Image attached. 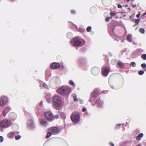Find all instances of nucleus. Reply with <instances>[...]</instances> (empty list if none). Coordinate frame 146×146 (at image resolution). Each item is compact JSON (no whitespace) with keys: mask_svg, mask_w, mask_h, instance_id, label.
I'll list each match as a JSON object with an SVG mask.
<instances>
[{"mask_svg":"<svg viewBox=\"0 0 146 146\" xmlns=\"http://www.w3.org/2000/svg\"><path fill=\"white\" fill-rule=\"evenodd\" d=\"M141 66L142 68H145L146 67V64L145 63H143L141 64Z\"/></svg>","mask_w":146,"mask_h":146,"instance_id":"37","label":"nucleus"},{"mask_svg":"<svg viewBox=\"0 0 146 146\" xmlns=\"http://www.w3.org/2000/svg\"><path fill=\"white\" fill-rule=\"evenodd\" d=\"M12 2H13L14 1V0H10Z\"/></svg>","mask_w":146,"mask_h":146,"instance_id":"51","label":"nucleus"},{"mask_svg":"<svg viewBox=\"0 0 146 146\" xmlns=\"http://www.w3.org/2000/svg\"><path fill=\"white\" fill-rule=\"evenodd\" d=\"M80 63L81 64L84 63L85 62V59L84 58H80L79 59Z\"/></svg>","mask_w":146,"mask_h":146,"instance_id":"21","label":"nucleus"},{"mask_svg":"<svg viewBox=\"0 0 146 146\" xmlns=\"http://www.w3.org/2000/svg\"><path fill=\"white\" fill-rule=\"evenodd\" d=\"M4 109L6 110V111L8 112L10 110L11 108H10L9 106H7Z\"/></svg>","mask_w":146,"mask_h":146,"instance_id":"28","label":"nucleus"},{"mask_svg":"<svg viewBox=\"0 0 146 146\" xmlns=\"http://www.w3.org/2000/svg\"><path fill=\"white\" fill-rule=\"evenodd\" d=\"M140 19H137L135 20V23H137V24H138L139 23V21H140Z\"/></svg>","mask_w":146,"mask_h":146,"instance_id":"38","label":"nucleus"},{"mask_svg":"<svg viewBox=\"0 0 146 146\" xmlns=\"http://www.w3.org/2000/svg\"><path fill=\"white\" fill-rule=\"evenodd\" d=\"M137 146H141L140 144H138Z\"/></svg>","mask_w":146,"mask_h":146,"instance_id":"50","label":"nucleus"},{"mask_svg":"<svg viewBox=\"0 0 146 146\" xmlns=\"http://www.w3.org/2000/svg\"><path fill=\"white\" fill-rule=\"evenodd\" d=\"M117 7L121 9L122 8L121 5L120 4H118Z\"/></svg>","mask_w":146,"mask_h":146,"instance_id":"42","label":"nucleus"},{"mask_svg":"<svg viewBox=\"0 0 146 146\" xmlns=\"http://www.w3.org/2000/svg\"><path fill=\"white\" fill-rule=\"evenodd\" d=\"M43 86H44V87H46L47 86V85L45 83H44L43 84Z\"/></svg>","mask_w":146,"mask_h":146,"instance_id":"44","label":"nucleus"},{"mask_svg":"<svg viewBox=\"0 0 146 146\" xmlns=\"http://www.w3.org/2000/svg\"><path fill=\"white\" fill-rule=\"evenodd\" d=\"M3 138L1 136H0V142H2L3 141Z\"/></svg>","mask_w":146,"mask_h":146,"instance_id":"39","label":"nucleus"},{"mask_svg":"<svg viewBox=\"0 0 146 146\" xmlns=\"http://www.w3.org/2000/svg\"><path fill=\"white\" fill-rule=\"evenodd\" d=\"M52 101L54 105L57 107H60L61 104V100L60 98L58 96H54L52 98Z\"/></svg>","mask_w":146,"mask_h":146,"instance_id":"3","label":"nucleus"},{"mask_svg":"<svg viewBox=\"0 0 146 146\" xmlns=\"http://www.w3.org/2000/svg\"><path fill=\"white\" fill-rule=\"evenodd\" d=\"M7 113V112L6 111V110L4 109L2 112V114H3L4 117H5Z\"/></svg>","mask_w":146,"mask_h":146,"instance_id":"24","label":"nucleus"},{"mask_svg":"<svg viewBox=\"0 0 146 146\" xmlns=\"http://www.w3.org/2000/svg\"><path fill=\"white\" fill-rule=\"evenodd\" d=\"M73 98H74V100L75 101H78V100L77 99V96L76 95L74 94V95Z\"/></svg>","mask_w":146,"mask_h":146,"instance_id":"34","label":"nucleus"},{"mask_svg":"<svg viewBox=\"0 0 146 146\" xmlns=\"http://www.w3.org/2000/svg\"><path fill=\"white\" fill-rule=\"evenodd\" d=\"M54 117L56 119H57L59 118V116L58 115H56L54 116Z\"/></svg>","mask_w":146,"mask_h":146,"instance_id":"40","label":"nucleus"},{"mask_svg":"<svg viewBox=\"0 0 146 146\" xmlns=\"http://www.w3.org/2000/svg\"><path fill=\"white\" fill-rule=\"evenodd\" d=\"M60 66V64L56 62H53L50 64V67L52 69H56L59 68Z\"/></svg>","mask_w":146,"mask_h":146,"instance_id":"10","label":"nucleus"},{"mask_svg":"<svg viewBox=\"0 0 146 146\" xmlns=\"http://www.w3.org/2000/svg\"><path fill=\"white\" fill-rule=\"evenodd\" d=\"M96 104L97 105L98 107H100L102 106L103 104L101 101L100 99H98L96 100Z\"/></svg>","mask_w":146,"mask_h":146,"instance_id":"14","label":"nucleus"},{"mask_svg":"<svg viewBox=\"0 0 146 146\" xmlns=\"http://www.w3.org/2000/svg\"><path fill=\"white\" fill-rule=\"evenodd\" d=\"M144 71L142 70L139 71L138 72V74L140 75H143L144 74Z\"/></svg>","mask_w":146,"mask_h":146,"instance_id":"30","label":"nucleus"},{"mask_svg":"<svg viewBox=\"0 0 146 146\" xmlns=\"http://www.w3.org/2000/svg\"><path fill=\"white\" fill-rule=\"evenodd\" d=\"M117 13H115V12L114 11H111L110 13V15L111 16H114Z\"/></svg>","mask_w":146,"mask_h":146,"instance_id":"29","label":"nucleus"},{"mask_svg":"<svg viewBox=\"0 0 146 146\" xmlns=\"http://www.w3.org/2000/svg\"><path fill=\"white\" fill-rule=\"evenodd\" d=\"M100 91L97 89L94 90L92 93V97L94 98H97L98 95L100 94Z\"/></svg>","mask_w":146,"mask_h":146,"instance_id":"12","label":"nucleus"},{"mask_svg":"<svg viewBox=\"0 0 146 146\" xmlns=\"http://www.w3.org/2000/svg\"><path fill=\"white\" fill-rule=\"evenodd\" d=\"M69 84L70 85L72 86L73 87H75L74 84L72 81L70 80L69 82Z\"/></svg>","mask_w":146,"mask_h":146,"instance_id":"25","label":"nucleus"},{"mask_svg":"<svg viewBox=\"0 0 146 146\" xmlns=\"http://www.w3.org/2000/svg\"><path fill=\"white\" fill-rule=\"evenodd\" d=\"M132 6L133 8H135L136 7V5H133Z\"/></svg>","mask_w":146,"mask_h":146,"instance_id":"47","label":"nucleus"},{"mask_svg":"<svg viewBox=\"0 0 146 146\" xmlns=\"http://www.w3.org/2000/svg\"><path fill=\"white\" fill-rule=\"evenodd\" d=\"M7 97L2 96L0 99V110L1 109V107H4L7 102Z\"/></svg>","mask_w":146,"mask_h":146,"instance_id":"7","label":"nucleus"},{"mask_svg":"<svg viewBox=\"0 0 146 146\" xmlns=\"http://www.w3.org/2000/svg\"><path fill=\"white\" fill-rule=\"evenodd\" d=\"M71 44L74 46H78L82 44L80 40L77 38L75 37L71 41Z\"/></svg>","mask_w":146,"mask_h":146,"instance_id":"6","label":"nucleus"},{"mask_svg":"<svg viewBox=\"0 0 146 146\" xmlns=\"http://www.w3.org/2000/svg\"><path fill=\"white\" fill-rule=\"evenodd\" d=\"M139 31L141 33H144L145 32L143 28L140 29L139 30Z\"/></svg>","mask_w":146,"mask_h":146,"instance_id":"32","label":"nucleus"},{"mask_svg":"<svg viewBox=\"0 0 146 146\" xmlns=\"http://www.w3.org/2000/svg\"><path fill=\"white\" fill-rule=\"evenodd\" d=\"M15 135V133L13 132H10L7 134V136L9 138H12L14 137Z\"/></svg>","mask_w":146,"mask_h":146,"instance_id":"17","label":"nucleus"},{"mask_svg":"<svg viewBox=\"0 0 146 146\" xmlns=\"http://www.w3.org/2000/svg\"><path fill=\"white\" fill-rule=\"evenodd\" d=\"M132 36L131 35H128L127 36V40L129 42H132V40L131 39Z\"/></svg>","mask_w":146,"mask_h":146,"instance_id":"20","label":"nucleus"},{"mask_svg":"<svg viewBox=\"0 0 146 146\" xmlns=\"http://www.w3.org/2000/svg\"><path fill=\"white\" fill-rule=\"evenodd\" d=\"M117 65H118L120 69L123 68L124 66V64L122 62H118L117 63Z\"/></svg>","mask_w":146,"mask_h":146,"instance_id":"16","label":"nucleus"},{"mask_svg":"<svg viewBox=\"0 0 146 146\" xmlns=\"http://www.w3.org/2000/svg\"><path fill=\"white\" fill-rule=\"evenodd\" d=\"M129 10H130V9L129 8Z\"/></svg>","mask_w":146,"mask_h":146,"instance_id":"53","label":"nucleus"},{"mask_svg":"<svg viewBox=\"0 0 146 146\" xmlns=\"http://www.w3.org/2000/svg\"><path fill=\"white\" fill-rule=\"evenodd\" d=\"M27 124L29 127H34V122L32 120L29 121H28Z\"/></svg>","mask_w":146,"mask_h":146,"instance_id":"15","label":"nucleus"},{"mask_svg":"<svg viewBox=\"0 0 146 146\" xmlns=\"http://www.w3.org/2000/svg\"><path fill=\"white\" fill-rule=\"evenodd\" d=\"M40 124L42 125H43L45 124H47V121L44 120H42L40 122Z\"/></svg>","mask_w":146,"mask_h":146,"instance_id":"22","label":"nucleus"},{"mask_svg":"<svg viewBox=\"0 0 146 146\" xmlns=\"http://www.w3.org/2000/svg\"><path fill=\"white\" fill-rule=\"evenodd\" d=\"M140 12H139V14L137 15H136V17L138 18H139V16H140Z\"/></svg>","mask_w":146,"mask_h":146,"instance_id":"41","label":"nucleus"},{"mask_svg":"<svg viewBox=\"0 0 146 146\" xmlns=\"http://www.w3.org/2000/svg\"><path fill=\"white\" fill-rule=\"evenodd\" d=\"M145 71H146V68L144 70Z\"/></svg>","mask_w":146,"mask_h":146,"instance_id":"52","label":"nucleus"},{"mask_svg":"<svg viewBox=\"0 0 146 146\" xmlns=\"http://www.w3.org/2000/svg\"><path fill=\"white\" fill-rule=\"evenodd\" d=\"M49 131H50L52 133H56L59 132V129L58 127H51L48 129Z\"/></svg>","mask_w":146,"mask_h":146,"instance_id":"11","label":"nucleus"},{"mask_svg":"<svg viewBox=\"0 0 146 146\" xmlns=\"http://www.w3.org/2000/svg\"><path fill=\"white\" fill-rule=\"evenodd\" d=\"M130 65L132 67H135L136 66V64L134 62H131L130 63Z\"/></svg>","mask_w":146,"mask_h":146,"instance_id":"31","label":"nucleus"},{"mask_svg":"<svg viewBox=\"0 0 146 146\" xmlns=\"http://www.w3.org/2000/svg\"><path fill=\"white\" fill-rule=\"evenodd\" d=\"M141 58L143 60H146V54H143L141 56Z\"/></svg>","mask_w":146,"mask_h":146,"instance_id":"27","label":"nucleus"},{"mask_svg":"<svg viewBox=\"0 0 146 146\" xmlns=\"http://www.w3.org/2000/svg\"><path fill=\"white\" fill-rule=\"evenodd\" d=\"M110 145L111 146H114V144L111 142L110 143Z\"/></svg>","mask_w":146,"mask_h":146,"instance_id":"45","label":"nucleus"},{"mask_svg":"<svg viewBox=\"0 0 146 146\" xmlns=\"http://www.w3.org/2000/svg\"><path fill=\"white\" fill-rule=\"evenodd\" d=\"M52 135V133L51 132H48L46 136V138H47L49 137Z\"/></svg>","mask_w":146,"mask_h":146,"instance_id":"23","label":"nucleus"},{"mask_svg":"<svg viewBox=\"0 0 146 146\" xmlns=\"http://www.w3.org/2000/svg\"><path fill=\"white\" fill-rule=\"evenodd\" d=\"M11 124V121L10 120L5 119L2 120L0 122V127L7 128L9 127Z\"/></svg>","mask_w":146,"mask_h":146,"instance_id":"4","label":"nucleus"},{"mask_svg":"<svg viewBox=\"0 0 146 146\" xmlns=\"http://www.w3.org/2000/svg\"><path fill=\"white\" fill-rule=\"evenodd\" d=\"M71 12L72 13L74 14L75 13V11L74 10H72L71 11Z\"/></svg>","mask_w":146,"mask_h":146,"instance_id":"43","label":"nucleus"},{"mask_svg":"<svg viewBox=\"0 0 146 146\" xmlns=\"http://www.w3.org/2000/svg\"><path fill=\"white\" fill-rule=\"evenodd\" d=\"M143 135V133H140L137 137H136V139L138 141L140 140Z\"/></svg>","mask_w":146,"mask_h":146,"instance_id":"18","label":"nucleus"},{"mask_svg":"<svg viewBox=\"0 0 146 146\" xmlns=\"http://www.w3.org/2000/svg\"><path fill=\"white\" fill-rule=\"evenodd\" d=\"M48 102L49 103H50V100H48Z\"/></svg>","mask_w":146,"mask_h":146,"instance_id":"48","label":"nucleus"},{"mask_svg":"<svg viewBox=\"0 0 146 146\" xmlns=\"http://www.w3.org/2000/svg\"><path fill=\"white\" fill-rule=\"evenodd\" d=\"M80 114L78 112H74L71 115L70 119L73 123H78L80 121Z\"/></svg>","mask_w":146,"mask_h":146,"instance_id":"2","label":"nucleus"},{"mask_svg":"<svg viewBox=\"0 0 146 146\" xmlns=\"http://www.w3.org/2000/svg\"><path fill=\"white\" fill-rule=\"evenodd\" d=\"M110 68L106 66H104L102 68V74L104 76H106L109 72Z\"/></svg>","mask_w":146,"mask_h":146,"instance_id":"8","label":"nucleus"},{"mask_svg":"<svg viewBox=\"0 0 146 146\" xmlns=\"http://www.w3.org/2000/svg\"><path fill=\"white\" fill-rule=\"evenodd\" d=\"M100 71L99 68L96 66L92 67L91 70L92 74L94 76H97L98 75L100 72Z\"/></svg>","mask_w":146,"mask_h":146,"instance_id":"9","label":"nucleus"},{"mask_svg":"<svg viewBox=\"0 0 146 146\" xmlns=\"http://www.w3.org/2000/svg\"><path fill=\"white\" fill-rule=\"evenodd\" d=\"M57 92L62 95H68L71 92V88L69 86H62L57 90Z\"/></svg>","mask_w":146,"mask_h":146,"instance_id":"1","label":"nucleus"},{"mask_svg":"<svg viewBox=\"0 0 146 146\" xmlns=\"http://www.w3.org/2000/svg\"><path fill=\"white\" fill-rule=\"evenodd\" d=\"M10 116L11 117L13 120H15L16 117V115L15 113H12L10 114Z\"/></svg>","mask_w":146,"mask_h":146,"instance_id":"19","label":"nucleus"},{"mask_svg":"<svg viewBox=\"0 0 146 146\" xmlns=\"http://www.w3.org/2000/svg\"><path fill=\"white\" fill-rule=\"evenodd\" d=\"M45 118L49 121H51L54 120V117L52 113L50 111H46L44 113Z\"/></svg>","mask_w":146,"mask_h":146,"instance_id":"5","label":"nucleus"},{"mask_svg":"<svg viewBox=\"0 0 146 146\" xmlns=\"http://www.w3.org/2000/svg\"><path fill=\"white\" fill-rule=\"evenodd\" d=\"M2 118V115L1 114L0 115V118Z\"/></svg>","mask_w":146,"mask_h":146,"instance_id":"49","label":"nucleus"},{"mask_svg":"<svg viewBox=\"0 0 146 146\" xmlns=\"http://www.w3.org/2000/svg\"><path fill=\"white\" fill-rule=\"evenodd\" d=\"M112 18L111 17H108L106 18V20L108 22L109 21L110 19H112Z\"/></svg>","mask_w":146,"mask_h":146,"instance_id":"36","label":"nucleus"},{"mask_svg":"<svg viewBox=\"0 0 146 146\" xmlns=\"http://www.w3.org/2000/svg\"><path fill=\"white\" fill-rule=\"evenodd\" d=\"M121 125L120 124H117L115 127L116 129H119Z\"/></svg>","mask_w":146,"mask_h":146,"instance_id":"35","label":"nucleus"},{"mask_svg":"<svg viewBox=\"0 0 146 146\" xmlns=\"http://www.w3.org/2000/svg\"><path fill=\"white\" fill-rule=\"evenodd\" d=\"M86 108H84L82 109V111H85L86 110Z\"/></svg>","mask_w":146,"mask_h":146,"instance_id":"46","label":"nucleus"},{"mask_svg":"<svg viewBox=\"0 0 146 146\" xmlns=\"http://www.w3.org/2000/svg\"><path fill=\"white\" fill-rule=\"evenodd\" d=\"M111 0H102V2L105 6H107L109 5L111 2Z\"/></svg>","mask_w":146,"mask_h":146,"instance_id":"13","label":"nucleus"},{"mask_svg":"<svg viewBox=\"0 0 146 146\" xmlns=\"http://www.w3.org/2000/svg\"><path fill=\"white\" fill-rule=\"evenodd\" d=\"M21 137V136L20 135L16 136L15 137V139L16 140H18Z\"/></svg>","mask_w":146,"mask_h":146,"instance_id":"33","label":"nucleus"},{"mask_svg":"<svg viewBox=\"0 0 146 146\" xmlns=\"http://www.w3.org/2000/svg\"><path fill=\"white\" fill-rule=\"evenodd\" d=\"M91 29L92 28L90 26H88L86 28V31L88 32H90L91 31Z\"/></svg>","mask_w":146,"mask_h":146,"instance_id":"26","label":"nucleus"}]
</instances>
